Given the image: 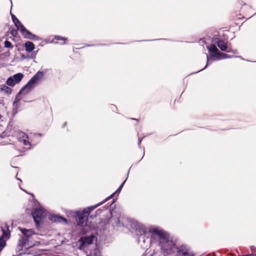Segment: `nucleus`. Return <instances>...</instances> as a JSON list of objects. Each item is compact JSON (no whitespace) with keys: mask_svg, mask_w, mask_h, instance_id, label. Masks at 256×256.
I'll list each match as a JSON object with an SVG mask.
<instances>
[{"mask_svg":"<svg viewBox=\"0 0 256 256\" xmlns=\"http://www.w3.org/2000/svg\"><path fill=\"white\" fill-rule=\"evenodd\" d=\"M130 222L131 228L140 234V236L138 238L140 242L142 240L145 242V237L148 238L150 236H156L159 238L160 244L164 252L170 254L174 252L176 248L175 244L168 234L162 229L158 227L151 226L147 231L146 226L137 220H131Z\"/></svg>","mask_w":256,"mask_h":256,"instance_id":"1","label":"nucleus"},{"mask_svg":"<svg viewBox=\"0 0 256 256\" xmlns=\"http://www.w3.org/2000/svg\"><path fill=\"white\" fill-rule=\"evenodd\" d=\"M44 76V74L42 72L38 71L37 72L20 90L16 96L14 102L15 104L18 102L21 98V95H24L30 92L38 84Z\"/></svg>","mask_w":256,"mask_h":256,"instance_id":"2","label":"nucleus"},{"mask_svg":"<svg viewBox=\"0 0 256 256\" xmlns=\"http://www.w3.org/2000/svg\"><path fill=\"white\" fill-rule=\"evenodd\" d=\"M108 199L109 198H108L104 201L94 206L88 207L82 210H79L76 212V220L78 224L82 228L88 226V219L89 214L96 208L102 204Z\"/></svg>","mask_w":256,"mask_h":256,"instance_id":"3","label":"nucleus"},{"mask_svg":"<svg viewBox=\"0 0 256 256\" xmlns=\"http://www.w3.org/2000/svg\"><path fill=\"white\" fill-rule=\"evenodd\" d=\"M206 48L208 50L209 54H206L207 62L206 64L204 67V69L208 66V65L209 63L211 60H218L223 59L230 58H232V56L226 54L219 52L218 48L214 46H206ZM202 70V69L199 70L198 72H200Z\"/></svg>","mask_w":256,"mask_h":256,"instance_id":"4","label":"nucleus"},{"mask_svg":"<svg viewBox=\"0 0 256 256\" xmlns=\"http://www.w3.org/2000/svg\"><path fill=\"white\" fill-rule=\"evenodd\" d=\"M214 46L217 48L218 46L222 51H225L227 52H232L233 54H238L236 50H232L231 48L227 45V43L222 40L218 38H214L212 40V44L208 46Z\"/></svg>","mask_w":256,"mask_h":256,"instance_id":"5","label":"nucleus"},{"mask_svg":"<svg viewBox=\"0 0 256 256\" xmlns=\"http://www.w3.org/2000/svg\"><path fill=\"white\" fill-rule=\"evenodd\" d=\"M40 134H30V136H28L25 133L20 132L18 134V140L26 146H30L33 145L32 138L33 137L41 136Z\"/></svg>","mask_w":256,"mask_h":256,"instance_id":"6","label":"nucleus"},{"mask_svg":"<svg viewBox=\"0 0 256 256\" xmlns=\"http://www.w3.org/2000/svg\"><path fill=\"white\" fill-rule=\"evenodd\" d=\"M48 214V212L42 207L36 208L32 214L34 222L37 225L40 223L42 220Z\"/></svg>","mask_w":256,"mask_h":256,"instance_id":"7","label":"nucleus"},{"mask_svg":"<svg viewBox=\"0 0 256 256\" xmlns=\"http://www.w3.org/2000/svg\"><path fill=\"white\" fill-rule=\"evenodd\" d=\"M94 238L95 236L94 234L81 237L78 242V244L79 245L78 248L84 250L92 243Z\"/></svg>","mask_w":256,"mask_h":256,"instance_id":"8","label":"nucleus"},{"mask_svg":"<svg viewBox=\"0 0 256 256\" xmlns=\"http://www.w3.org/2000/svg\"><path fill=\"white\" fill-rule=\"evenodd\" d=\"M112 218L111 221L115 223V226L120 227L124 226V218L120 214H117L114 210L110 212Z\"/></svg>","mask_w":256,"mask_h":256,"instance_id":"9","label":"nucleus"},{"mask_svg":"<svg viewBox=\"0 0 256 256\" xmlns=\"http://www.w3.org/2000/svg\"><path fill=\"white\" fill-rule=\"evenodd\" d=\"M24 74L22 73H18L8 78L6 84L10 86H14L16 84L20 82L22 79Z\"/></svg>","mask_w":256,"mask_h":256,"instance_id":"10","label":"nucleus"},{"mask_svg":"<svg viewBox=\"0 0 256 256\" xmlns=\"http://www.w3.org/2000/svg\"><path fill=\"white\" fill-rule=\"evenodd\" d=\"M20 30V31L22 35L24 38H27L29 40H41L40 38L32 34L29 30H26L24 26H23Z\"/></svg>","mask_w":256,"mask_h":256,"instance_id":"11","label":"nucleus"},{"mask_svg":"<svg viewBox=\"0 0 256 256\" xmlns=\"http://www.w3.org/2000/svg\"><path fill=\"white\" fill-rule=\"evenodd\" d=\"M49 218L51 221L54 222H67L66 218L56 215H51Z\"/></svg>","mask_w":256,"mask_h":256,"instance_id":"12","label":"nucleus"},{"mask_svg":"<svg viewBox=\"0 0 256 256\" xmlns=\"http://www.w3.org/2000/svg\"><path fill=\"white\" fill-rule=\"evenodd\" d=\"M12 20L18 30H20L24 26L20 22L17 18L11 14Z\"/></svg>","mask_w":256,"mask_h":256,"instance_id":"13","label":"nucleus"},{"mask_svg":"<svg viewBox=\"0 0 256 256\" xmlns=\"http://www.w3.org/2000/svg\"><path fill=\"white\" fill-rule=\"evenodd\" d=\"M177 256H193V254L186 250L178 249L177 251Z\"/></svg>","mask_w":256,"mask_h":256,"instance_id":"14","label":"nucleus"},{"mask_svg":"<svg viewBox=\"0 0 256 256\" xmlns=\"http://www.w3.org/2000/svg\"><path fill=\"white\" fill-rule=\"evenodd\" d=\"M24 48L26 52H30L34 49V45L31 42H27L24 44Z\"/></svg>","mask_w":256,"mask_h":256,"instance_id":"15","label":"nucleus"},{"mask_svg":"<svg viewBox=\"0 0 256 256\" xmlns=\"http://www.w3.org/2000/svg\"><path fill=\"white\" fill-rule=\"evenodd\" d=\"M21 232L22 233V234L27 238H28L30 236L34 234V232L31 229L27 230L23 228L21 229Z\"/></svg>","mask_w":256,"mask_h":256,"instance_id":"16","label":"nucleus"},{"mask_svg":"<svg viewBox=\"0 0 256 256\" xmlns=\"http://www.w3.org/2000/svg\"><path fill=\"white\" fill-rule=\"evenodd\" d=\"M0 90L5 92L7 94H10L12 92L11 88L4 84L0 86Z\"/></svg>","mask_w":256,"mask_h":256,"instance_id":"17","label":"nucleus"},{"mask_svg":"<svg viewBox=\"0 0 256 256\" xmlns=\"http://www.w3.org/2000/svg\"><path fill=\"white\" fill-rule=\"evenodd\" d=\"M126 180L124 181L121 184L120 186H119V188H118V189L114 193L112 196H112L113 195L115 194H118L121 191L124 185V184Z\"/></svg>","mask_w":256,"mask_h":256,"instance_id":"18","label":"nucleus"},{"mask_svg":"<svg viewBox=\"0 0 256 256\" xmlns=\"http://www.w3.org/2000/svg\"><path fill=\"white\" fill-rule=\"evenodd\" d=\"M54 38L58 40H63L65 41L67 40V38L63 37L60 36L56 35L54 36Z\"/></svg>","mask_w":256,"mask_h":256,"instance_id":"19","label":"nucleus"},{"mask_svg":"<svg viewBox=\"0 0 256 256\" xmlns=\"http://www.w3.org/2000/svg\"><path fill=\"white\" fill-rule=\"evenodd\" d=\"M4 46L7 48H12L13 47L12 43L8 40H6L4 42Z\"/></svg>","mask_w":256,"mask_h":256,"instance_id":"20","label":"nucleus"},{"mask_svg":"<svg viewBox=\"0 0 256 256\" xmlns=\"http://www.w3.org/2000/svg\"><path fill=\"white\" fill-rule=\"evenodd\" d=\"M6 242L3 238H0V250H2L5 246Z\"/></svg>","mask_w":256,"mask_h":256,"instance_id":"21","label":"nucleus"},{"mask_svg":"<svg viewBox=\"0 0 256 256\" xmlns=\"http://www.w3.org/2000/svg\"><path fill=\"white\" fill-rule=\"evenodd\" d=\"M36 57V55H32L30 56H29V54L27 55L26 56H24V54H22V58L24 59H26V58H35Z\"/></svg>","mask_w":256,"mask_h":256,"instance_id":"22","label":"nucleus"},{"mask_svg":"<svg viewBox=\"0 0 256 256\" xmlns=\"http://www.w3.org/2000/svg\"><path fill=\"white\" fill-rule=\"evenodd\" d=\"M11 34L14 36H16L17 34V30H11Z\"/></svg>","mask_w":256,"mask_h":256,"instance_id":"23","label":"nucleus"},{"mask_svg":"<svg viewBox=\"0 0 256 256\" xmlns=\"http://www.w3.org/2000/svg\"><path fill=\"white\" fill-rule=\"evenodd\" d=\"M13 105H14V107H15L16 108H17L18 106V102H16L15 104L14 102Z\"/></svg>","mask_w":256,"mask_h":256,"instance_id":"24","label":"nucleus"},{"mask_svg":"<svg viewBox=\"0 0 256 256\" xmlns=\"http://www.w3.org/2000/svg\"><path fill=\"white\" fill-rule=\"evenodd\" d=\"M10 234L8 232H4L3 236H7Z\"/></svg>","mask_w":256,"mask_h":256,"instance_id":"25","label":"nucleus"},{"mask_svg":"<svg viewBox=\"0 0 256 256\" xmlns=\"http://www.w3.org/2000/svg\"><path fill=\"white\" fill-rule=\"evenodd\" d=\"M50 43H54V44H58V42H54V40H52L50 42Z\"/></svg>","mask_w":256,"mask_h":256,"instance_id":"26","label":"nucleus"},{"mask_svg":"<svg viewBox=\"0 0 256 256\" xmlns=\"http://www.w3.org/2000/svg\"><path fill=\"white\" fill-rule=\"evenodd\" d=\"M141 141H142V140H139L138 142V145L140 146V142H141Z\"/></svg>","mask_w":256,"mask_h":256,"instance_id":"27","label":"nucleus"},{"mask_svg":"<svg viewBox=\"0 0 256 256\" xmlns=\"http://www.w3.org/2000/svg\"><path fill=\"white\" fill-rule=\"evenodd\" d=\"M0 104H4V100H2L0 101Z\"/></svg>","mask_w":256,"mask_h":256,"instance_id":"28","label":"nucleus"},{"mask_svg":"<svg viewBox=\"0 0 256 256\" xmlns=\"http://www.w3.org/2000/svg\"><path fill=\"white\" fill-rule=\"evenodd\" d=\"M2 118V116L0 114V120Z\"/></svg>","mask_w":256,"mask_h":256,"instance_id":"29","label":"nucleus"},{"mask_svg":"<svg viewBox=\"0 0 256 256\" xmlns=\"http://www.w3.org/2000/svg\"><path fill=\"white\" fill-rule=\"evenodd\" d=\"M60 44H65V42H64L61 43Z\"/></svg>","mask_w":256,"mask_h":256,"instance_id":"30","label":"nucleus"},{"mask_svg":"<svg viewBox=\"0 0 256 256\" xmlns=\"http://www.w3.org/2000/svg\"><path fill=\"white\" fill-rule=\"evenodd\" d=\"M10 0V2L11 4L12 5V0Z\"/></svg>","mask_w":256,"mask_h":256,"instance_id":"31","label":"nucleus"}]
</instances>
